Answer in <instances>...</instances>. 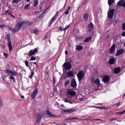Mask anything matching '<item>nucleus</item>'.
<instances>
[{
    "label": "nucleus",
    "instance_id": "f257e3e1",
    "mask_svg": "<svg viewBox=\"0 0 125 125\" xmlns=\"http://www.w3.org/2000/svg\"><path fill=\"white\" fill-rule=\"evenodd\" d=\"M5 38L7 39V41L8 42L7 44L9 47V51L10 52H11L12 50V47L10 41V35H7L6 36Z\"/></svg>",
    "mask_w": 125,
    "mask_h": 125
},
{
    "label": "nucleus",
    "instance_id": "f03ea898",
    "mask_svg": "<svg viewBox=\"0 0 125 125\" xmlns=\"http://www.w3.org/2000/svg\"><path fill=\"white\" fill-rule=\"evenodd\" d=\"M5 73L7 74V75L9 76H10L11 75L13 76H16L18 74L15 71H12L10 70L6 69L5 71Z\"/></svg>",
    "mask_w": 125,
    "mask_h": 125
},
{
    "label": "nucleus",
    "instance_id": "7ed1b4c3",
    "mask_svg": "<svg viewBox=\"0 0 125 125\" xmlns=\"http://www.w3.org/2000/svg\"><path fill=\"white\" fill-rule=\"evenodd\" d=\"M23 25V23L21 22H19L17 23L15 27L14 31H15V32L18 31L20 29L21 26Z\"/></svg>",
    "mask_w": 125,
    "mask_h": 125
},
{
    "label": "nucleus",
    "instance_id": "20e7f679",
    "mask_svg": "<svg viewBox=\"0 0 125 125\" xmlns=\"http://www.w3.org/2000/svg\"><path fill=\"white\" fill-rule=\"evenodd\" d=\"M84 74V72L82 71H80L78 73L77 76L79 81L81 80L83 78Z\"/></svg>",
    "mask_w": 125,
    "mask_h": 125
},
{
    "label": "nucleus",
    "instance_id": "39448f33",
    "mask_svg": "<svg viewBox=\"0 0 125 125\" xmlns=\"http://www.w3.org/2000/svg\"><path fill=\"white\" fill-rule=\"evenodd\" d=\"M115 11L114 9H111L107 13L108 17L109 19H111L113 17Z\"/></svg>",
    "mask_w": 125,
    "mask_h": 125
},
{
    "label": "nucleus",
    "instance_id": "423d86ee",
    "mask_svg": "<svg viewBox=\"0 0 125 125\" xmlns=\"http://www.w3.org/2000/svg\"><path fill=\"white\" fill-rule=\"evenodd\" d=\"M63 65L66 69L68 70L71 69L72 67V65L71 63L69 62H65Z\"/></svg>",
    "mask_w": 125,
    "mask_h": 125
},
{
    "label": "nucleus",
    "instance_id": "0eeeda50",
    "mask_svg": "<svg viewBox=\"0 0 125 125\" xmlns=\"http://www.w3.org/2000/svg\"><path fill=\"white\" fill-rule=\"evenodd\" d=\"M110 79V78L109 76L105 75L103 79L102 80V81L104 83H106L109 82Z\"/></svg>",
    "mask_w": 125,
    "mask_h": 125
},
{
    "label": "nucleus",
    "instance_id": "6e6552de",
    "mask_svg": "<svg viewBox=\"0 0 125 125\" xmlns=\"http://www.w3.org/2000/svg\"><path fill=\"white\" fill-rule=\"evenodd\" d=\"M67 93L69 95H70L72 97L76 95V93L75 91L72 90H70L68 91Z\"/></svg>",
    "mask_w": 125,
    "mask_h": 125
},
{
    "label": "nucleus",
    "instance_id": "1a4fd4ad",
    "mask_svg": "<svg viewBox=\"0 0 125 125\" xmlns=\"http://www.w3.org/2000/svg\"><path fill=\"white\" fill-rule=\"evenodd\" d=\"M37 51L38 50L36 48L34 49V50H31L29 52L28 54L30 56H31L35 54Z\"/></svg>",
    "mask_w": 125,
    "mask_h": 125
},
{
    "label": "nucleus",
    "instance_id": "9d476101",
    "mask_svg": "<svg viewBox=\"0 0 125 125\" xmlns=\"http://www.w3.org/2000/svg\"><path fill=\"white\" fill-rule=\"evenodd\" d=\"M71 86L73 88H75L77 86L76 82L75 79H73L71 82Z\"/></svg>",
    "mask_w": 125,
    "mask_h": 125
},
{
    "label": "nucleus",
    "instance_id": "9b49d317",
    "mask_svg": "<svg viewBox=\"0 0 125 125\" xmlns=\"http://www.w3.org/2000/svg\"><path fill=\"white\" fill-rule=\"evenodd\" d=\"M74 75V73L73 71H69L67 73L66 76L67 77H73Z\"/></svg>",
    "mask_w": 125,
    "mask_h": 125
},
{
    "label": "nucleus",
    "instance_id": "f8f14e48",
    "mask_svg": "<svg viewBox=\"0 0 125 125\" xmlns=\"http://www.w3.org/2000/svg\"><path fill=\"white\" fill-rule=\"evenodd\" d=\"M94 25L92 23H91L89 24L88 26V31H92Z\"/></svg>",
    "mask_w": 125,
    "mask_h": 125
},
{
    "label": "nucleus",
    "instance_id": "ddd939ff",
    "mask_svg": "<svg viewBox=\"0 0 125 125\" xmlns=\"http://www.w3.org/2000/svg\"><path fill=\"white\" fill-rule=\"evenodd\" d=\"M38 92V90L37 89H35L34 91L33 92L31 96L33 99H34L35 98Z\"/></svg>",
    "mask_w": 125,
    "mask_h": 125
},
{
    "label": "nucleus",
    "instance_id": "4468645a",
    "mask_svg": "<svg viewBox=\"0 0 125 125\" xmlns=\"http://www.w3.org/2000/svg\"><path fill=\"white\" fill-rule=\"evenodd\" d=\"M115 45L114 44L111 46V49L110 51V52L111 54L114 53L115 50Z\"/></svg>",
    "mask_w": 125,
    "mask_h": 125
},
{
    "label": "nucleus",
    "instance_id": "2eb2a0df",
    "mask_svg": "<svg viewBox=\"0 0 125 125\" xmlns=\"http://www.w3.org/2000/svg\"><path fill=\"white\" fill-rule=\"evenodd\" d=\"M21 22L23 23V25H24L25 26H30L32 24V22L27 21Z\"/></svg>",
    "mask_w": 125,
    "mask_h": 125
},
{
    "label": "nucleus",
    "instance_id": "dca6fc26",
    "mask_svg": "<svg viewBox=\"0 0 125 125\" xmlns=\"http://www.w3.org/2000/svg\"><path fill=\"white\" fill-rule=\"evenodd\" d=\"M42 116H41V115L39 114H37V120L36 121V123H38L39 122V123H40V120L42 118Z\"/></svg>",
    "mask_w": 125,
    "mask_h": 125
},
{
    "label": "nucleus",
    "instance_id": "f3484780",
    "mask_svg": "<svg viewBox=\"0 0 125 125\" xmlns=\"http://www.w3.org/2000/svg\"><path fill=\"white\" fill-rule=\"evenodd\" d=\"M47 113L48 115L50 117H55V116L53 115L51 112L49 110H47Z\"/></svg>",
    "mask_w": 125,
    "mask_h": 125
},
{
    "label": "nucleus",
    "instance_id": "a211bd4d",
    "mask_svg": "<svg viewBox=\"0 0 125 125\" xmlns=\"http://www.w3.org/2000/svg\"><path fill=\"white\" fill-rule=\"evenodd\" d=\"M63 111L64 112H68L69 113H72L74 111V110L73 109H63Z\"/></svg>",
    "mask_w": 125,
    "mask_h": 125
},
{
    "label": "nucleus",
    "instance_id": "6ab92c4d",
    "mask_svg": "<svg viewBox=\"0 0 125 125\" xmlns=\"http://www.w3.org/2000/svg\"><path fill=\"white\" fill-rule=\"evenodd\" d=\"M115 61V59L114 58H113L110 59L109 60V63L110 65L114 64Z\"/></svg>",
    "mask_w": 125,
    "mask_h": 125
},
{
    "label": "nucleus",
    "instance_id": "aec40b11",
    "mask_svg": "<svg viewBox=\"0 0 125 125\" xmlns=\"http://www.w3.org/2000/svg\"><path fill=\"white\" fill-rule=\"evenodd\" d=\"M56 19V18L54 16L52 18L49 23V26H50L52 23L55 21Z\"/></svg>",
    "mask_w": 125,
    "mask_h": 125
},
{
    "label": "nucleus",
    "instance_id": "412c9836",
    "mask_svg": "<svg viewBox=\"0 0 125 125\" xmlns=\"http://www.w3.org/2000/svg\"><path fill=\"white\" fill-rule=\"evenodd\" d=\"M94 83L95 84L97 85V86L98 87H99L100 86V81L98 79H97L95 80Z\"/></svg>",
    "mask_w": 125,
    "mask_h": 125
},
{
    "label": "nucleus",
    "instance_id": "4be33fe9",
    "mask_svg": "<svg viewBox=\"0 0 125 125\" xmlns=\"http://www.w3.org/2000/svg\"><path fill=\"white\" fill-rule=\"evenodd\" d=\"M76 49L78 51H80L83 49V46L80 45L76 46Z\"/></svg>",
    "mask_w": 125,
    "mask_h": 125
},
{
    "label": "nucleus",
    "instance_id": "5701e85b",
    "mask_svg": "<svg viewBox=\"0 0 125 125\" xmlns=\"http://www.w3.org/2000/svg\"><path fill=\"white\" fill-rule=\"evenodd\" d=\"M124 50L122 49L118 51V56L120 54H122L124 52Z\"/></svg>",
    "mask_w": 125,
    "mask_h": 125
},
{
    "label": "nucleus",
    "instance_id": "b1692460",
    "mask_svg": "<svg viewBox=\"0 0 125 125\" xmlns=\"http://www.w3.org/2000/svg\"><path fill=\"white\" fill-rule=\"evenodd\" d=\"M115 0H108V3L109 6H110L114 2Z\"/></svg>",
    "mask_w": 125,
    "mask_h": 125
},
{
    "label": "nucleus",
    "instance_id": "393cba45",
    "mask_svg": "<svg viewBox=\"0 0 125 125\" xmlns=\"http://www.w3.org/2000/svg\"><path fill=\"white\" fill-rule=\"evenodd\" d=\"M7 27L9 28V30L12 32H13L14 33H16L15 31H14V30H15V28H12L10 27L9 26H7Z\"/></svg>",
    "mask_w": 125,
    "mask_h": 125
},
{
    "label": "nucleus",
    "instance_id": "a878e982",
    "mask_svg": "<svg viewBox=\"0 0 125 125\" xmlns=\"http://www.w3.org/2000/svg\"><path fill=\"white\" fill-rule=\"evenodd\" d=\"M83 17L85 21H87L88 19V15L87 14H85L84 15Z\"/></svg>",
    "mask_w": 125,
    "mask_h": 125
},
{
    "label": "nucleus",
    "instance_id": "bb28decb",
    "mask_svg": "<svg viewBox=\"0 0 125 125\" xmlns=\"http://www.w3.org/2000/svg\"><path fill=\"white\" fill-rule=\"evenodd\" d=\"M91 39V37H87L84 40V41L86 42H88L89 40Z\"/></svg>",
    "mask_w": 125,
    "mask_h": 125
},
{
    "label": "nucleus",
    "instance_id": "cd10ccee",
    "mask_svg": "<svg viewBox=\"0 0 125 125\" xmlns=\"http://www.w3.org/2000/svg\"><path fill=\"white\" fill-rule=\"evenodd\" d=\"M123 2V0H121L118 2V5L121 6Z\"/></svg>",
    "mask_w": 125,
    "mask_h": 125
},
{
    "label": "nucleus",
    "instance_id": "c85d7f7f",
    "mask_svg": "<svg viewBox=\"0 0 125 125\" xmlns=\"http://www.w3.org/2000/svg\"><path fill=\"white\" fill-rule=\"evenodd\" d=\"M38 1L37 0H35L34 2V6H35L37 7L38 5Z\"/></svg>",
    "mask_w": 125,
    "mask_h": 125
},
{
    "label": "nucleus",
    "instance_id": "c756f323",
    "mask_svg": "<svg viewBox=\"0 0 125 125\" xmlns=\"http://www.w3.org/2000/svg\"><path fill=\"white\" fill-rule=\"evenodd\" d=\"M64 101L66 103H69L71 104H73L71 102L68 101V99L67 98H66L65 99Z\"/></svg>",
    "mask_w": 125,
    "mask_h": 125
},
{
    "label": "nucleus",
    "instance_id": "7c9ffc66",
    "mask_svg": "<svg viewBox=\"0 0 125 125\" xmlns=\"http://www.w3.org/2000/svg\"><path fill=\"white\" fill-rule=\"evenodd\" d=\"M19 0H13L12 1V2L13 3H17L19 2Z\"/></svg>",
    "mask_w": 125,
    "mask_h": 125
},
{
    "label": "nucleus",
    "instance_id": "2f4dec72",
    "mask_svg": "<svg viewBox=\"0 0 125 125\" xmlns=\"http://www.w3.org/2000/svg\"><path fill=\"white\" fill-rule=\"evenodd\" d=\"M7 26L3 24L0 25V28H4L5 27H7Z\"/></svg>",
    "mask_w": 125,
    "mask_h": 125
},
{
    "label": "nucleus",
    "instance_id": "473e14b6",
    "mask_svg": "<svg viewBox=\"0 0 125 125\" xmlns=\"http://www.w3.org/2000/svg\"><path fill=\"white\" fill-rule=\"evenodd\" d=\"M33 31L34 33L36 34H38L39 32V31L36 29L34 30H33Z\"/></svg>",
    "mask_w": 125,
    "mask_h": 125
},
{
    "label": "nucleus",
    "instance_id": "72a5a7b5",
    "mask_svg": "<svg viewBox=\"0 0 125 125\" xmlns=\"http://www.w3.org/2000/svg\"><path fill=\"white\" fill-rule=\"evenodd\" d=\"M113 72L115 74L117 73V67H116L114 68Z\"/></svg>",
    "mask_w": 125,
    "mask_h": 125
},
{
    "label": "nucleus",
    "instance_id": "f704fd0d",
    "mask_svg": "<svg viewBox=\"0 0 125 125\" xmlns=\"http://www.w3.org/2000/svg\"><path fill=\"white\" fill-rule=\"evenodd\" d=\"M30 5L29 4H27L25 6L24 9H28L29 7H30Z\"/></svg>",
    "mask_w": 125,
    "mask_h": 125
},
{
    "label": "nucleus",
    "instance_id": "c9c22d12",
    "mask_svg": "<svg viewBox=\"0 0 125 125\" xmlns=\"http://www.w3.org/2000/svg\"><path fill=\"white\" fill-rule=\"evenodd\" d=\"M122 29L124 30H125V23H124L122 26Z\"/></svg>",
    "mask_w": 125,
    "mask_h": 125
},
{
    "label": "nucleus",
    "instance_id": "e433bc0d",
    "mask_svg": "<svg viewBox=\"0 0 125 125\" xmlns=\"http://www.w3.org/2000/svg\"><path fill=\"white\" fill-rule=\"evenodd\" d=\"M69 83V80H67L66 81H65V86H67Z\"/></svg>",
    "mask_w": 125,
    "mask_h": 125
},
{
    "label": "nucleus",
    "instance_id": "4c0bfd02",
    "mask_svg": "<svg viewBox=\"0 0 125 125\" xmlns=\"http://www.w3.org/2000/svg\"><path fill=\"white\" fill-rule=\"evenodd\" d=\"M36 59V58L35 57H34L33 56H32L31 57V61H33L35 60Z\"/></svg>",
    "mask_w": 125,
    "mask_h": 125
},
{
    "label": "nucleus",
    "instance_id": "58836bf2",
    "mask_svg": "<svg viewBox=\"0 0 125 125\" xmlns=\"http://www.w3.org/2000/svg\"><path fill=\"white\" fill-rule=\"evenodd\" d=\"M125 113V110L121 112H118V114L121 115L124 114Z\"/></svg>",
    "mask_w": 125,
    "mask_h": 125
},
{
    "label": "nucleus",
    "instance_id": "ea45409f",
    "mask_svg": "<svg viewBox=\"0 0 125 125\" xmlns=\"http://www.w3.org/2000/svg\"><path fill=\"white\" fill-rule=\"evenodd\" d=\"M25 65L26 66L28 67L29 66V62L28 61L26 60L25 62Z\"/></svg>",
    "mask_w": 125,
    "mask_h": 125
},
{
    "label": "nucleus",
    "instance_id": "a19ab883",
    "mask_svg": "<svg viewBox=\"0 0 125 125\" xmlns=\"http://www.w3.org/2000/svg\"><path fill=\"white\" fill-rule=\"evenodd\" d=\"M70 25H69L67 26L65 28L63 29V31H65L67 29L70 27Z\"/></svg>",
    "mask_w": 125,
    "mask_h": 125
},
{
    "label": "nucleus",
    "instance_id": "79ce46f5",
    "mask_svg": "<svg viewBox=\"0 0 125 125\" xmlns=\"http://www.w3.org/2000/svg\"><path fill=\"white\" fill-rule=\"evenodd\" d=\"M10 79L13 80V81L14 82H15V79L14 77H13L12 76H10Z\"/></svg>",
    "mask_w": 125,
    "mask_h": 125
},
{
    "label": "nucleus",
    "instance_id": "37998d69",
    "mask_svg": "<svg viewBox=\"0 0 125 125\" xmlns=\"http://www.w3.org/2000/svg\"><path fill=\"white\" fill-rule=\"evenodd\" d=\"M88 2V1L87 0H85L82 3L83 5L84 4H87Z\"/></svg>",
    "mask_w": 125,
    "mask_h": 125
},
{
    "label": "nucleus",
    "instance_id": "c03bdc74",
    "mask_svg": "<svg viewBox=\"0 0 125 125\" xmlns=\"http://www.w3.org/2000/svg\"><path fill=\"white\" fill-rule=\"evenodd\" d=\"M116 119H117L116 118H114L112 119H109V120L110 121H112Z\"/></svg>",
    "mask_w": 125,
    "mask_h": 125
},
{
    "label": "nucleus",
    "instance_id": "a18cd8bd",
    "mask_svg": "<svg viewBox=\"0 0 125 125\" xmlns=\"http://www.w3.org/2000/svg\"><path fill=\"white\" fill-rule=\"evenodd\" d=\"M58 12H56V14L54 15V17H55V18H56L57 17V16L58 15Z\"/></svg>",
    "mask_w": 125,
    "mask_h": 125
},
{
    "label": "nucleus",
    "instance_id": "49530a36",
    "mask_svg": "<svg viewBox=\"0 0 125 125\" xmlns=\"http://www.w3.org/2000/svg\"><path fill=\"white\" fill-rule=\"evenodd\" d=\"M3 54L4 56L6 58H7L8 57V55L4 52Z\"/></svg>",
    "mask_w": 125,
    "mask_h": 125
},
{
    "label": "nucleus",
    "instance_id": "de8ad7c7",
    "mask_svg": "<svg viewBox=\"0 0 125 125\" xmlns=\"http://www.w3.org/2000/svg\"><path fill=\"white\" fill-rule=\"evenodd\" d=\"M122 6L123 7H125V2L123 3V2L122 3V4L121 6Z\"/></svg>",
    "mask_w": 125,
    "mask_h": 125
},
{
    "label": "nucleus",
    "instance_id": "09e8293b",
    "mask_svg": "<svg viewBox=\"0 0 125 125\" xmlns=\"http://www.w3.org/2000/svg\"><path fill=\"white\" fill-rule=\"evenodd\" d=\"M120 70V67H118V73H119Z\"/></svg>",
    "mask_w": 125,
    "mask_h": 125
},
{
    "label": "nucleus",
    "instance_id": "8fccbe9b",
    "mask_svg": "<svg viewBox=\"0 0 125 125\" xmlns=\"http://www.w3.org/2000/svg\"><path fill=\"white\" fill-rule=\"evenodd\" d=\"M69 11L67 10L64 12V13H65L66 15H67L69 13Z\"/></svg>",
    "mask_w": 125,
    "mask_h": 125
},
{
    "label": "nucleus",
    "instance_id": "3c124183",
    "mask_svg": "<svg viewBox=\"0 0 125 125\" xmlns=\"http://www.w3.org/2000/svg\"><path fill=\"white\" fill-rule=\"evenodd\" d=\"M3 104L2 102L0 101V107H2V106Z\"/></svg>",
    "mask_w": 125,
    "mask_h": 125
},
{
    "label": "nucleus",
    "instance_id": "603ef678",
    "mask_svg": "<svg viewBox=\"0 0 125 125\" xmlns=\"http://www.w3.org/2000/svg\"><path fill=\"white\" fill-rule=\"evenodd\" d=\"M122 35L123 36H125V31L122 33Z\"/></svg>",
    "mask_w": 125,
    "mask_h": 125
},
{
    "label": "nucleus",
    "instance_id": "864d4df0",
    "mask_svg": "<svg viewBox=\"0 0 125 125\" xmlns=\"http://www.w3.org/2000/svg\"><path fill=\"white\" fill-rule=\"evenodd\" d=\"M70 119H79V118H78L73 117L70 118Z\"/></svg>",
    "mask_w": 125,
    "mask_h": 125
},
{
    "label": "nucleus",
    "instance_id": "5fc2aeb1",
    "mask_svg": "<svg viewBox=\"0 0 125 125\" xmlns=\"http://www.w3.org/2000/svg\"><path fill=\"white\" fill-rule=\"evenodd\" d=\"M42 17V15H40L38 17V18H41Z\"/></svg>",
    "mask_w": 125,
    "mask_h": 125
},
{
    "label": "nucleus",
    "instance_id": "6e6d98bb",
    "mask_svg": "<svg viewBox=\"0 0 125 125\" xmlns=\"http://www.w3.org/2000/svg\"><path fill=\"white\" fill-rule=\"evenodd\" d=\"M84 98H80V102H81L82 101H83L84 100Z\"/></svg>",
    "mask_w": 125,
    "mask_h": 125
},
{
    "label": "nucleus",
    "instance_id": "4d7b16f0",
    "mask_svg": "<svg viewBox=\"0 0 125 125\" xmlns=\"http://www.w3.org/2000/svg\"><path fill=\"white\" fill-rule=\"evenodd\" d=\"M60 30L61 31H63V29L61 27H60L59 28Z\"/></svg>",
    "mask_w": 125,
    "mask_h": 125
},
{
    "label": "nucleus",
    "instance_id": "13d9d810",
    "mask_svg": "<svg viewBox=\"0 0 125 125\" xmlns=\"http://www.w3.org/2000/svg\"><path fill=\"white\" fill-rule=\"evenodd\" d=\"M92 81L94 83L95 81L94 78H93L92 79Z\"/></svg>",
    "mask_w": 125,
    "mask_h": 125
},
{
    "label": "nucleus",
    "instance_id": "bf43d9fd",
    "mask_svg": "<svg viewBox=\"0 0 125 125\" xmlns=\"http://www.w3.org/2000/svg\"><path fill=\"white\" fill-rule=\"evenodd\" d=\"M70 6H69L68 7L67 9V10H68V11L70 10Z\"/></svg>",
    "mask_w": 125,
    "mask_h": 125
},
{
    "label": "nucleus",
    "instance_id": "052dcab7",
    "mask_svg": "<svg viewBox=\"0 0 125 125\" xmlns=\"http://www.w3.org/2000/svg\"><path fill=\"white\" fill-rule=\"evenodd\" d=\"M68 53V52L67 51H66L65 52V54L66 55Z\"/></svg>",
    "mask_w": 125,
    "mask_h": 125
},
{
    "label": "nucleus",
    "instance_id": "680f3d73",
    "mask_svg": "<svg viewBox=\"0 0 125 125\" xmlns=\"http://www.w3.org/2000/svg\"><path fill=\"white\" fill-rule=\"evenodd\" d=\"M34 64H36V65H37V66L36 67H38V65L35 62H34L33 63Z\"/></svg>",
    "mask_w": 125,
    "mask_h": 125
},
{
    "label": "nucleus",
    "instance_id": "e2e57ef3",
    "mask_svg": "<svg viewBox=\"0 0 125 125\" xmlns=\"http://www.w3.org/2000/svg\"><path fill=\"white\" fill-rule=\"evenodd\" d=\"M33 75V74H32L31 75H30V76L31 77V78H32V77Z\"/></svg>",
    "mask_w": 125,
    "mask_h": 125
},
{
    "label": "nucleus",
    "instance_id": "0e129e2a",
    "mask_svg": "<svg viewBox=\"0 0 125 125\" xmlns=\"http://www.w3.org/2000/svg\"><path fill=\"white\" fill-rule=\"evenodd\" d=\"M21 98L23 99L24 98V97L23 96H21Z\"/></svg>",
    "mask_w": 125,
    "mask_h": 125
},
{
    "label": "nucleus",
    "instance_id": "69168bd1",
    "mask_svg": "<svg viewBox=\"0 0 125 125\" xmlns=\"http://www.w3.org/2000/svg\"><path fill=\"white\" fill-rule=\"evenodd\" d=\"M94 120H100V121L102 120L100 119H94Z\"/></svg>",
    "mask_w": 125,
    "mask_h": 125
},
{
    "label": "nucleus",
    "instance_id": "338daca9",
    "mask_svg": "<svg viewBox=\"0 0 125 125\" xmlns=\"http://www.w3.org/2000/svg\"><path fill=\"white\" fill-rule=\"evenodd\" d=\"M44 14V13H43V12H42V13L41 15H42H42H43Z\"/></svg>",
    "mask_w": 125,
    "mask_h": 125
},
{
    "label": "nucleus",
    "instance_id": "774afa93",
    "mask_svg": "<svg viewBox=\"0 0 125 125\" xmlns=\"http://www.w3.org/2000/svg\"><path fill=\"white\" fill-rule=\"evenodd\" d=\"M70 118H67L66 120H69V119H70Z\"/></svg>",
    "mask_w": 125,
    "mask_h": 125
}]
</instances>
